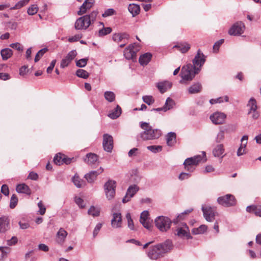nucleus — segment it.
<instances>
[{
  "label": "nucleus",
  "mask_w": 261,
  "mask_h": 261,
  "mask_svg": "<svg viewBox=\"0 0 261 261\" xmlns=\"http://www.w3.org/2000/svg\"><path fill=\"white\" fill-rule=\"evenodd\" d=\"M18 202V198L16 195L13 194L11 197L10 207L14 208L17 205Z\"/></svg>",
  "instance_id": "5fc2aeb1"
},
{
  "label": "nucleus",
  "mask_w": 261,
  "mask_h": 261,
  "mask_svg": "<svg viewBox=\"0 0 261 261\" xmlns=\"http://www.w3.org/2000/svg\"><path fill=\"white\" fill-rule=\"evenodd\" d=\"M38 206L39 208V211H38V214L41 215H44L46 212V208L45 206L43 205L42 201H40L38 203Z\"/></svg>",
  "instance_id": "052dcab7"
},
{
  "label": "nucleus",
  "mask_w": 261,
  "mask_h": 261,
  "mask_svg": "<svg viewBox=\"0 0 261 261\" xmlns=\"http://www.w3.org/2000/svg\"><path fill=\"white\" fill-rule=\"evenodd\" d=\"M173 48H176L182 53H185L190 48V45L187 42L179 43L174 45Z\"/></svg>",
  "instance_id": "c9c22d12"
},
{
  "label": "nucleus",
  "mask_w": 261,
  "mask_h": 261,
  "mask_svg": "<svg viewBox=\"0 0 261 261\" xmlns=\"http://www.w3.org/2000/svg\"><path fill=\"white\" fill-rule=\"evenodd\" d=\"M103 172V169L100 167L97 171H92L89 173L85 174V178L86 179L87 181L90 183L94 182L96 180L98 175Z\"/></svg>",
  "instance_id": "5701e85b"
},
{
  "label": "nucleus",
  "mask_w": 261,
  "mask_h": 261,
  "mask_svg": "<svg viewBox=\"0 0 261 261\" xmlns=\"http://www.w3.org/2000/svg\"><path fill=\"white\" fill-rule=\"evenodd\" d=\"M175 105V101L170 97H168L164 106L165 112L172 109Z\"/></svg>",
  "instance_id": "4c0bfd02"
},
{
  "label": "nucleus",
  "mask_w": 261,
  "mask_h": 261,
  "mask_svg": "<svg viewBox=\"0 0 261 261\" xmlns=\"http://www.w3.org/2000/svg\"><path fill=\"white\" fill-rule=\"evenodd\" d=\"M126 218L127 221V225L128 227L131 229L134 230V225L133 221L131 218V216L130 213H128L126 215Z\"/></svg>",
  "instance_id": "4d7b16f0"
},
{
  "label": "nucleus",
  "mask_w": 261,
  "mask_h": 261,
  "mask_svg": "<svg viewBox=\"0 0 261 261\" xmlns=\"http://www.w3.org/2000/svg\"><path fill=\"white\" fill-rule=\"evenodd\" d=\"M205 57L203 55V54L200 51V50H198L197 52V54L195 56L194 59L193 60L192 65L193 67H196V68H199L200 69L201 67L204 64L205 61Z\"/></svg>",
  "instance_id": "f3484780"
},
{
  "label": "nucleus",
  "mask_w": 261,
  "mask_h": 261,
  "mask_svg": "<svg viewBox=\"0 0 261 261\" xmlns=\"http://www.w3.org/2000/svg\"><path fill=\"white\" fill-rule=\"evenodd\" d=\"M88 60L86 58L80 59L76 62V65L79 67H84L87 65Z\"/></svg>",
  "instance_id": "bf43d9fd"
},
{
  "label": "nucleus",
  "mask_w": 261,
  "mask_h": 261,
  "mask_svg": "<svg viewBox=\"0 0 261 261\" xmlns=\"http://www.w3.org/2000/svg\"><path fill=\"white\" fill-rule=\"evenodd\" d=\"M102 146L105 151L112 152L113 148V139L111 135L108 134L103 135Z\"/></svg>",
  "instance_id": "9d476101"
},
{
  "label": "nucleus",
  "mask_w": 261,
  "mask_h": 261,
  "mask_svg": "<svg viewBox=\"0 0 261 261\" xmlns=\"http://www.w3.org/2000/svg\"><path fill=\"white\" fill-rule=\"evenodd\" d=\"M10 228V219L7 216L0 217V232H5Z\"/></svg>",
  "instance_id": "4be33fe9"
},
{
  "label": "nucleus",
  "mask_w": 261,
  "mask_h": 261,
  "mask_svg": "<svg viewBox=\"0 0 261 261\" xmlns=\"http://www.w3.org/2000/svg\"><path fill=\"white\" fill-rule=\"evenodd\" d=\"M77 55L75 50H72L69 51L66 56L62 59L61 62L60 67L62 68L68 66L71 62L75 58Z\"/></svg>",
  "instance_id": "a211bd4d"
},
{
  "label": "nucleus",
  "mask_w": 261,
  "mask_h": 261,
  "mask_svg": "<svg viewBox=\"0 0 261 261\" xmlns=\"http://www.w3.org/2000/svg\"><path fill=\"white\" fill-rule=\"evenodd\" d=\"M64 154L61 153H59L56 155L54 159V163L58 165L63 164Z\"/></svg>",
  "instance_id": "49530a36"
},
{
  "label": "nucleus",
  "mask_w": 261,
  "mask_h": 261,
  "mask_svg": "<svg viewBox=\"0 0 261 261\" xmlns=\"http://www.w3.org/2000/svg\"><path fill=\"white\" fill-rule=\"evenodd\" d=\"M104 97L108 101L112 102L115 101L116 95L113 92L107 91L104 93Z\"/></svg>",
  "instance_id": "79ce46f5"
},
{
  "label": "nucleus",
  "mask_w": 261,
  "mask_h": 261,
  "mask_svg": "<svg viewBox=\"0 0 261 261\" xmlns=\"http://www.w3.org/2000/svg\"><path fill=\"white\" fill-rule=\"evenodd\" d=\"M129 38V35L126 33H115L112 36L113 41L117 43L121 42H125V41H128Z\"/></svg>",
  "instance_id": "b1692460"
},
{
  "label": "nucleus",
  "mask_w": 261,
  "mask_h": 261,
  "mask_svg": "<svg viewBox=\"0 0 261 261\" xmlns=\"http://www.w3.org/2000/svg\"><path fill=\"white\" fill-rule=\"evenodd\" d=\"M147 149L153 153L161 152L162 150V146L161 145H150L147 147Z\"/></svg>",
  "instance_id": "09e8293b"
},
{
  "label": "nucleus",
  "mask_w": 261,
  "mask_h": 261,
  "mask_svg": "<svg viewBox=\"0 0 261 261\" xmlns=\"http://www.w3.org/2000/svg\"><path fill=\"white\" fill-rule=\"evenodd\" d=\"M140 222L146 229H150L151 228L152 224L148 217V211H144L141 214Z\"/></svg>",
  "instance_id": "6ab92c4d"
},
{
  "label": "nucleus",
  "mask_w": 261,
  "mask_h": 261,
  "mask_svg": "<svg viewBox=\"0 0 261 261\" xmlns=\"http://www.w3.org/2000/svg\"><path fill=\"white\" fill-rule=\"evenodd\" d=\"M199 71V68L193 67L191 64H189L182 67L180 75L184 81H190Z\"/></svg>",
  "instance_id": "f03ea898"
},
{
  "label": "nucleus",
  "mask_w": 261,
  "mask_h": 261,
  "mask_svg": "<svg viewBox=\"0 0 261 261\" xmlns=\"http://www.w3.org/2000/svg\"><path fill=\"white\" fill-rule=\"evenodd\" d=\"M248 139V137L247 135H244L242 137L241 139V144L237 152L238 156H239L245 153V148L247 144Z\"/></svg>",
  "instance_id": "a878e982"
},
{
  "label": "nucleus",
  "mask_w": 261,
  "mask_h": 261,
  "mask_svg": "<svg viewBox=\"0 0 261 261\" xmlns=\"http://www.w3.org/2000/svg\"><path fill=\"white\" fill-rule=\"evenodd\" d=\"M94 2V0H86L81 6L79 11L77 12L79 15H82L90 10Z\"/></svg>",
  "instance_id": "412c9836"
},
{
  "label": "nucleus",
  "mask_w": 261,
  "mask_h": 261,
  "mask_svg": "<svg viewBox=\"0 0 261 261\" xmlns=\"http://www.w3.org/2000/svg\"><path fill=\"white\" fill-rule=\"evenodd\" d=\"M12 48H14L19 51H22L23 47L21 46L20 44L18 42L12 43L10 45Z\"/></svg>",
  "instance_id": "69168bd1"
},
{
  "label": "nucleus",
  "mask_w": 261,
  "mask_h": 261,
  "mask_svg": "<svg viewBox=\"0 0 261 261\" xmlns=\"http://www.w3.org/2000/svg\"><path fill=\"white\" fill-rule=\"evenodd\" d=\"M246 106L248 108L247 114L250 115L253 120L257 119L259 117L260 113L257 111L258 107L255 98L253 97L250 98Z\"/></svg>",
  "instance_id": "20e7f679"
},
{
  "label": "nucleus",
  "mask_w": 261,
  "mask_h": 261,
  "mask_svg": "<svg viewBox=\"0 0 261 261\" xmlns=\"http://www.w3.org/2000/svg\"><path fill=\"white\" fill-rule=\"evenodd\" d=\"M166 143L168 146H172L176 143V134L173 132L169 133L166 136Z\"/></svg>",
  "instance_id": "2f4dec72"
},
{
  "label": "nucleus",
  "mask_w": 261,
  "mask_h": 261,
  "mask_svg": "<svg viewBox=\"0 0 261 261\" xmlns=\"http://www.w3.org/2000/svg\"><path fill=\"white\" fill-rule=\"evenodd\" d=\"M105 192L108 200L112 199L115 195V190H105Z\"/></svg>",
  "instance_id": "13d9d810"
},
{
  "label": "nucleus",
  "mask_w": 261,
  "mask_h": 261,
  "mask_svg": "<svg viewBox=\"0 0 261 261\" xmlns=\"http://www.w3.org/2000/svg\"><path fill=\"white\" fill-rule=\"evenodd\" d=\"M201 84L199 82H197L189 87L188 90L190 94H195L199 93L201 91Z\"/></svg>",
  "instance_id": "c756f323"
},
{
  "label": "nucleus",
  "mask_w": 261,
  "mask_h": 261,
  "mask_svg": "<svg viewBox=\"0 0 261 261\" xmlns=\"http://www.w3.org/2000/svg\"><path fill=\"white\" fill-rule=\"evenodd\" d=\"M152 55L150 53H145L139 58V63L141 65H146L150 61Z\"/></svg>",
  "instance_id": "473e14b6"
},
{
  "label": "nucleus",
  "mask_w": 261,
  "mask_h": 261,
  "mask_svg": "<svg viewBox=\"0 0 261 261\" xmlns=\"http://www.w3.org/2000/svg\"><path fill=\"white\" fill-rule=\"evenodd\" d=\"M121 113V108L119 105H117L116 107L109 114L108 116L111 119H115L118 118Z\"/></svg>",
  "instance_id": "f704fd0d"
},
{
  "label": "nucleus",
  "mask_w": 261,
  "mask_h": 261,
  "mask_svg": "<svg viewBox=\"0 0 261 261\" xmlns=\"http://www.w3.org/2000/svg\"><path fill=\"white\" fill-rule=\"evenodd\" d=\"M98 160V156L93 153H89L86 155V157L84 161L89 165L95 164Z\"/></svg>",
  "instance_id": "7c9ffc66"
},
{
  "label": "nucleus",
  "mask_w": 261,
  "mask_h": 261,
  "mask_svg": "<svg viewBox=\"0 0 261 261\" xmlns=\"http://www.w3.org/2000/svg\"><path fill=\"white\" fill-rule=\"evenodd\" d=\"M75 202L81 208L85 206L84 205V200L80 197H76L75 198Z\"/></svg>",
  "instance_id": "774afa93"
},
{
  "label": "nucleus",
  "mask_w": 261,
  "mask_h": 261,
  "mask_svg": "<svg viewBox=\"0 0 261 261\" xmlns=\"http://www.w3.org/2000/svg\"><path fill=\"white\" fill-rule=\"evenodd\" d=\"M140 46L138 43H135L129 45L124 50V56L127 60L134 59L136 57V53L140 50Z\"/></svg>",
  "instance_id": "423d86ee"
},
{
  "label": "nucleus",
  "mask_w": 261,
  "mask_h": 261,
  "mask_svg": "<svg viewBox=\"0 0 261 261\" xmlns=\"http://www.w3.org/2000/svg\"><path fill=\"white\" fill-rule=\"evenodd\" d=\"M147 254L148 257L152 260H156L164 256L158 244L150 246L147 252Z\"/></svg>",
  "instance_id": "1a4fd4ad"
},
{
  "label": "nucleus",
  "mask_w": 261,
  "mask_h": 261,
  "mask_svg": "<svg viewBox=\"0 0 261 261\" xmlns=\"http://www.w3.org/2000/svg\"><path fill=\"white\" fill-rule=\"evenodd\" d=\"M128 10L134 17L138 15L140 11V6L136 4H131L128 5Z\"/></svg>",
  "instance_id": "72a5a7b5"
},
{
  "label": "nucleus",
  "mask_w": 261,
  "mask_h": 261,
  "mask_svg": "<svg viewBox=\"0 0 261 261\" xmlns=\"http://www.w3.org/2000/svg\"><path fill=\"white\" fill-rule=\"evenodd\" d=\"M225 138V132L223 130H221L217 135L216 137V142L220 143Z\"/></svg>",
  "instance_id": "864d4df0"
},
{
  "label": "nucleus",
  "mask_w": 261,
  "mask_h": 261,
  "mask_svg": "<svg viewBox=\"0 0 261 261\" xmlns=\"http://www.w3.org/2000/svg\"><path fill=\"white\" fill-rule=\"evenodd\" d=\"M18 242V239L16 237H13L11 239L7 241V244L8 246H12L15 245Z\"/></svg>",
  "instance_id": "0e129e2a"
},
{
  "label": "nucleus",
  "mask_w": 261,
  "mask_h": 261,
  "mask_svg": "<svg viewBox=\"0 0 261 261\" xmlns=\"http://www.w3.org/2000/svg\"><path fill=\"white\" fill-rule=\"evenodd\" d=\"M48 50L47 48H44L40 49L36 55L34 61L37 62L39 61L40 58L44 55V54Z\"/></svg>",
  "instance_id": "3c124183"
},
{
  "label": "nucleus",
  "mask_w": 261,
  "mask_h": 261,
  "mask_svg": "<svg viewBox=\"0 0 261 261\" xmlns=\"http://www.w3.org/2000/svg\"><path fill=\"white\" fill-rule=\"evenodd\" d=\"M115 13V11L112 8L106 10L105 12L102 14L103 17H107L114 15Z\"/></svg>",
  "instance_id": "680f3d73"
},
{
  "label": "nucleus",
  "mask_w": 261,
  "mask_h": 261,
  "mask_svg": "<svg viewBox=\"0 0 261 261\" xmlns=\"http://www.w3.org/2000/svg\"><path fill=\"white\" fill-rule=\"evenodd\" d=\"M226 115L222 112H215L210 116V119L214 124H223L226 119Z\"/></svg>",
  "instance_id": "dca6fc26"
},
{
  "label": "nucleus",
  "mask_w": 261,
  "mask_h": 261,
  "mask_svg": "<svg viewBox=\"0 0 261 261\" xmlns=\"http://www.w3.org/2000/svg\"><path fill=\"white\" fill-rule=\"evenodd\" d=\"M207 229V226L205 225H201L197 228L192 229V233L195 234L202 233Z\"/></svg>",
  "instance_id": "de8ad7c7"
},
{
  "label": "nucleus",
  "mask_w": 261,
  "mask_h": 261,
  "mask_svg": "<svg viewBox=\"0 0 261 261\" xmlns=\"http://www.w3.org/2000/svg\"><path fill=\"white\" fill-rule=\"evenodd\" d=\"M72 181L74 185L78 188H81L85 185V182L76 175L72 178Z\"/></svg>",
  "instance_id": "58836bf2"
},
{
  "label": "nucleus",
  "mask_w": 261,
  "mask_h": 261,
  "mask_svg": "<svg viewBox=\"0 0 261 261\" xmlns=\"http://www.w3.org/2000/svg\"><path fill=\"white\" fill-rule=\"evenodd\" d=\"M91 24L89 20L87 19V17L85 15L82 16L76 20L74 24V28L76 30H86Z\"/></svg>",
  "instance_id": "9b49d317"
},
{
  "label": "nucleus",
  "mask_w": 261,
  "mask_h": 261,
  "mask_svg": "<svg viewBox=\"0 0 261 261\" xmlns=\"http://www.w3.org/2000/svg\"><path fill=\"white\" fill-rule=\"evenodd\" d=\"M88 214L94 217L98 216L100 214L99 210L93 206H91L88 210Z\"/></svg>",
  "instance_id": "8fccbe9b"
},
{
  "label": "nucleus",
  "mask_w": 261,
  "mask_h": 261,
  "mask_svg": "<svg viewBox=\"0 0 261 261\" xmlns=\"http://www.w3.org/2000/svg\"><path fill=\"white\" fill-rule=\"evenodd\" d=\"M224 40L222 39L217 41L213 46L214 52L217 53L219 51V47L224 42Z\"/></svg>",
  "instance_id": "e2e57ef3"
},
{
  "label": "nucleus",
  "mask_w": 261,
  "mask_h": 261,
  "mask_svg": "<svg viewBox=\"0 0 261 261\" xmlns=\"http://www.w3.org/2000/svg\"><path fill=\"white\" fill-rule=\"evenodd\" d=\"M246 211L248 213H254L256 216L261 217V205H252L246 207Z\"/></svg>",
  "instance_id": "c85d7f7f"
},
{
  "label": "nucleus",
  "mask_w": 261,
  "mask_h": 261,
  "mask_svg": "<svg viewBox=\"0 0 261 261\" xmlns=\"http://www.w3.org/2000/svg\"><path fill=\"white\" fill-rule=\"evenodd\" d=\"M172 84L168 81L160 82L157 84L156 87L161 93L165 92L167 89L171 88Z\"/></svg>",
  "instance_id": "cd10ccee"
},
{
  "label": "nucleus",
  "mask_w": 261,
  "mask_h": 261,
  "mask_svg": "<svg viewBox=\"0 0 261 261\" xmlns=\"http://www.w3.org/2000/svg\"><path fill=\"white\" fill-rule=\"evenodd\" d=\"M67 231L62 228H61L57 234V242L58 243L63 244L67 236Z\"/></svg>",
  "instance_id": "bb28decb"
},
{
  "label": "nucleus",
  "mask_w": 261,
  "mask_h": 261,
  "mask_svg": "<svg viewBox=\"0 0 261 261\" xmlns=\"http://www.w3.org/2000/svg\"><path fill=\"white\" fill-rule=\"evenodd\" d=\"M98 13V12L97 10H95L93 11L90 14L85 15V16L87 17V19L92 24L95 21Z\"/></svg>",
  "instance_id": "c03bdc74"
},
{
  "label": "nucleus",
  "mask_w": 261,
  "mask_h": 261,
  "mask_svg": "<svg viewBox=\"0 0 261 261\" xmlns=\"http://www.w3.org/2000/svg\"><path fill=\"white\" fill-rule=\"evenodd\" d=\"M244 29L245 25L243 22H237L231 27L228 33L230 35H240L244 32Z\"/></svg>",
  "instance_id": "ddd939ff"
},
{
  "label": "nucleus",
  "mask_w": 261,
  "mask_h": 261,
  "mask_svg": "<svg viewBox=\"0 0 261 261\" xmlns=\"http://www.w3.org/2000/svg\"><path fill=\"white\" fill-rule=\"evenodd\" d=\"M217 202L222 206L230 207L234 206L236 204V200L233 195L228 194L224 196L219 197L217 198Z\"/></svg>",
  "instance_id": "39448f33"
},
{
  "label": "nucleus",
  "mask_w": 261,
  "mask_h": 261,
  "mask_svg": "<svg viewBox=\"0 0 261 261\" xmlns=\"http://www.w3.org/2000/svg\"><path fill=\"white\" fill-rule=\"evenodd\" d=\"M1 54L3 59L6 60L11 57L13 51L10 48H5L1 50Z\"/></svg>",
  "instance_id": "ea45409f"
},
{
  "label": "nucleus",
  "mask_w": 261,
  "mask_h": 261,
  "mask_svg": "<svg viewBox=\"0 0 261 261\" xmlns=\"http://www.w3.org/2000/svg\"><path fill=\"white\" fill-rule=\"evenodd\" d=\"M38 8L36 5H31L28 9L27 12L30 15H33L37 13Z\"/></svg>",
  "instance_id": "603ef678"
},
{
  "label": "nucleus",
  "mask_w": 261,
  "mask_h": 261,
  "mask_svg": "<svg viewBox=\"0 0 261 261\" xmlns=\"http://www.w3.org/2000/svg\"><path fill=\"white\" fill-rule=\"evenodd\" d=\"M16 191L20 193H24L27 194H30V189L29 187L24 184H19L16 188Z\"/></svg>",
  "instance_id": "e433bc0d"
},
{
  "label": "nucleus",
  "mask_w": 261,
  "mask_h": 261,
  "mask_svg": "<svg viewBox=\"0 0 261 261\" xmlns=\"http://www.w3.org/2000/svg\"><path fill=\"white\" fill-rule=\"evenodd\" d=\"M139 190V188L136 185H130L128 187L125 196L122 199V202L125 203L129 201L132 197Z\"/></svg>",
  "instance_id": "f8f14e48"
},
{
  "label": "nucleus",
  "mask_w": 261,
  "mask_h": 261,
  "mask_svg": "<svg viewBox=\"0 0 261 261\" xmlns=\"http://www.w3.org/2000/svg\"><path fill=\"white\" fill-rule=\"evenodd\" d=\"M112 31V29L110 27H103L102 29L99 30L98 33V36L99 37H102L108 34H110Z\"/></svg>",
  "instance_id": "37998d69"
},
{
  "label": "nucleus",
  "mask_w": 261,
  "mask_h": 261,
  "mask_svg": "<svg viewBox=\"0 0 261 261\" xmlns=\"http://www.w3.org/2000/svg\"><path fill=\"white\" fill-rule=\"evenodd\" d=\"M142 99L145 103L148 105H152L154 101L153 97L152 96L149 95L143 96L142 97Z\"/></svg>",
  "instance_id": "6e6d98bb"
},
{
  "label": "nucleus",
  "mask_w": 261,
  "mask_h": 261,
  "mask_svg": "<svg viewBox=\"0 0 261 261\" xmlns=\"http://www.w3.org/2000/svg\"><path fill=\"white\" fill-rule=\"evenodd\" d=\"M205 152H202V156L200 155H195L193 157L187 158L184 162V164H187L188 165H192L193 166H197L199 162H200L203 159V162L206 161Z\"/></svg>",
  "instance_id": "4468645a"
},
{
  "label": "nucleus",
  "mask_w": 261,
  "mask_h": 261,
  "mask_svg": "<svg viewBox=\"0 0 261 261\" xmlns=\"http://www.w3.org/2000/svg\"><path fill=\"white\" fill-rule=\"evenodd\" d=\"M140 126L144 130L140 133V137L143 140L157 139L162 135V132L160 129H153L148 123L141 122Z\"/></svg>",
  "instance_id": "f257e3e1"
},
{
  "label": "nucleus",
  "mask_w": 261,
  "mask_h": 261,
  "mask_svg": "<svg viewBox=\"0 0 261 261\" xmlns=\"http://www.w3.org/2000/svg\"><path fill=\"white\" fill-rule=\"evenodd\" d=\"M163 256L170 252L173 248V244L171 240L168 239L164 242L158 244Z\"/></svg>",
  "instance_id": "2eb2a0df"
},
{
  "label": "nucleus",
  "mask_w": 261,
  "mask_h": 261,
  "mask_svg": "<svg viewBox=\"0 0 261 261\" xmlns=\"http://www.w3.org/2000/svg\"><path fill=\"white\" fill-rule=\"evenodd\" d=\"M122 216L120 213L117 212L113 214L111 220V225L113 228H120L122 226Z\"/></svg>",
  "instance_id": "aec40b11"
},
{
  "label": "nucleus",
  "mask_w": 261,
  "mask_h": 261,
  "mask_svg": "<svg viewBox=\"0 0 261 261\" xmlns=\"http://www.w3.org/2000/svg\"><path fill=\"white\" fill-rule=\"evenodd\" d=\"M202 211L203 216L208 222H213L215 220L216 212V208L208 205H202Z\"/></svg>",
  "instance_id": "0eeeda50"
},
{
  "label": "nucleus",
  "mask_w": 261,
  "mask_h": 261,
  "mask_svg": "<svg viewBox=\"0 0 261 261\" xmlns=\"http://www.w3.org/2000/svg\"><path fill=\"white\" fill-rule=\"evenodd\" d=\"M116 187V181L109 180L104 185V190H115Z\"/></svg>",
  "instance_id": "a19ab883"
},
{
  "label": "nucleus",
  "mask_w": 261,
  "mask_h": 261,
  "mask_svg": "<svg viewBox=\"0 0 261 261\" xmlns=\"http://www.w3.org/2000/svg\"><path fill=\"white\" fill-rule=\"evenodd\" d=\"M1 192L5 196H7L9 195V190L8 187L6 185H3L2 186Z\"/></svg>",
  "instance_id": "338daca9"
},
{
  "label": "nucleus",
  "mask_w": 261,
  "mask_h": 261,
  "mask_svg": "<svg viewBox=\"0 0 261 261\" xmlns=\"http://www.w3.org/2000/svg\"><path fill=\"white\" fill-rule=\"evenodd\" d=\"M224 151L225 149L223 144H219L213 148V154L215 157L222 159L225 155V154H223Z\"/></svg>",
  "instance_id": "393cba45"
},
{
  "label": "nucleus",
  "mask_w": 261,
  "mask_h": 261,
  "mask_svg": "<svg viewBox=\"0 0 261 261\" xmlns=\"http://www.w3.org/2000/svg\"><path fill=\"white\" fill-rule=\"evenodd\" d=\"M155 226L162 232H166L171 227V220L168 217L163 216L158 217L154 221Z\"/></svg>",
  "instance_id": "7ed1b4c3"
},
{
  "label": "nucleus",
  "mask_w": 261,
  "mask_h": 261,
  "mask_svg": "<svg viewBox=\"0 0 261 261\" xmlns=\"http://www.w3.org/2000/svg\"><path fill=\"white\" fill-rule=\"evenodd\" d=\"M176 234L181 239L192 238L189 228L185 223H182L177 227Z\"/></svg>",
  "instance_id": "6e6552de"
},
{
  "label": "nucleus",
  "mask_w": 261,
  "mask_h": 261,
  "mask_svg": "<svg viewBox=\"0 0 261 261\" xmlns=\"http://www.w3.org/2000/svg\"><path fill=\"white\" fill-rule=\"evenodd\" d=\"M76 75L78 77L84 79H87L89 76V74L87 71L81 69H79L76 70Z\"/></svg>",
  "instance_id": "a18cd8bd"
}]
</instances>
